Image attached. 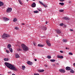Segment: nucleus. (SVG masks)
I'll use <instances>...</instances> for the list:
<instances>
[{"label":"nucleus","mask_w":75,"mask_h":75,"mask_svg":"<svg viewBox=\"0 0 75 75\" xmlns=\"http://www.w3.org/2000/svg\"><path fill=\"white\" fill-rule=\"evenodd\" d=\"M5 65L9 69L11 70H14V71H18L17 68H16L14 65H13L8 62H5L4 63Z\"/></svg>","instance_id":"obj_1"},{"label":"nucleus","mask_w":75,"mask_h":75,"mask_svg":"<svg viewBox=\"0 0 75 75\" xmlns=\"http://www.w3.org/2000/svg\"><path fill=\"white\" fill-rule=\"evenodd\" d=\"M21 46L23 50H24V51H28V47L26 46L25 44H22L21 45Z\"/></svg>","instance_id":"obj_2"},{"label":"nucleus","mask_w":75,"mask_h":75,"mask_svg":"<svg viewBox=\"0 0 75 75\" xmlns=\"http://www.w3.org/2000/svg\"><path fill=\"white\" fill-rule=\"evenodd\" d=\"M10 36L6 34H4L2 36V38L4 39H6L8 37H10Z\"/></svg>","instance_id":"obj_3"},{"label":"nucleus","mask_w":75,"mask_h":75,"mask_svg":"<svg viewBox=\"0 0 75 75\" xmlns=\"http://www.w3.org/2000/svg\"><path fill=\"white\" fill-rule=\"evenodd\" d=\"M55 31L56 33H57L58 34H60L61 33V31L59 29H57Z\"/></svg>","instance_id":"obj_4"},{"label":"nucleus","mask_w":75,"mask_h":75,"mask_svg":"<svg viewBox=\"0 0 75 75\" xmlns=\"http://www.w3.org/2000/svg\"><path fill=\"white\" fill-rule=\"evenodd\" d=\"M12 10V8H8L6 10V11L7 13H10L11 11Z\"/></svg>","instance_id":"obj_5"},{"label":"nucleus","mask_w":75,"mask_h":75,"mask_svg":"<svg viewBox=\"0 0 75 75\" xmlns=\"http://www.w3.org/2000/svg\"><path fill=\"white\" fill-rule=\"evenodd\" d=\"M46 43L47 44V45H48V46H49V47L51 46V44L50 43V41L48 40H46Z\"/></svg>","instance_id":"obj_6"},{"label":"nucleus","mask_w":75,"mask_h":75,"mask_svg":"<svg viewBox=\"0 0 75 75\" xmlns=\"http://www.w3.org/2000/svg\"><path fill=\"white\" fill-rule=\"evenodd\" d=\"M31 6L33 8L35 7V6H36V4H35V3L34 2L31 5Z\"/></svg>","instance_id":"obj_7"},{"label":"nucleus","mask_w":75,"mask_h":75,"mask_svg":"<svg viewBox=\"0 0 75 75\" xmlns=\"http://www.w3.org/2000/svg\"><path fill=\"white\" fill-rule=\"evenodd\" d=\"M59 71L60 72H62V73H65V71L62 69H59Z\"/></svg>","instance_id":"obj_8"},{"label":"nucleus","mask_w":75,"mask_h":75,"mask_svg":"<svg viewBox=\"0 0 75 75\" xmlns=\"http://www.w3.org/2000/svg\"><path fill=\"white\" fill-rule=\"evenodd\" d=\"M27 64H28V65H33V62H31L30 61H28L27 62Z\"/></svg>","instance_id":"obj_9"},{"label":"nucleus","mask_w":75,"mask_h":75,"mask_svg":"<svg viewBox=\"0 0 75 75\" xmlns=\"http://www.w3.org/2000/svg\"><path fill=\"white\" fill-rule=\"evenodd\" d=\"M66 69L67 70V71H70L71 69V68L69 67H67L66 68Z\"/></svg>","instance_id":"obj_10"},{"label":"nucleus","mask_w":75,"mask_h":75,"mask_svg":"<svg viewBox=\"0 0 75 75\" xmlns=\"http://www.w3.org/2000/svg\"><path fill=\"white\" fill-rule=\"evenodd\" d=\"M3 19L5 21L9 20V19H8V18L4 17L3 18Z\"/></svg>","instance_id":"obj_11"},{"label":"nucleus","mask_w":75,"mask_h":75,"mask_svg":"<svg viewBox=\"0 0 75 75\" xmlns=\"http://www.w3.org/2000/svg\"><path fill=\"white\" fill-rule=\"evenodd\" d=\"M41 28L42 30H43L45 31H46V30H47V28L45 27V26L42 27Z\"/></svg>","instance_id":"obj_12"},{"label":"nucleus","mask_w":75,"mask_h":75,"mask_svg":"<svg viewBox=\"0 0 75 75\" xmlns=\"http://www.w3.org/2000/svg\"><path fill=\"white\" fill-rule=\"evenodd\" d=\"M57 57L58 58H61V59L64 58V57L63 56H60L59 55H58L57 56Z\"/></svg>","instance_id":"obj_13"},{"label":"nucleus","mask_w":75,"mask_h":75,"mask_svg":"<svg viewBox=\"0 0 75 75\" xmlns=\"http://www.w3.org/2000/svg\"><path fill=\"white\" fill-rule=\"evenodd\" d=\"M3 5H4V3H3V2L0 1V7L3 6Z\"/></svg>","instance_id":"obj_14"},{"label":"nucleus","mask_w":75,"mask_h":75,"mask_svg":"<svg viewBox=\"0 0 75 75\" xmlns=\"http://www.w3.org/2000/svg\"><path fill=\"white\" fill-rule=\"evenodd\" d=\"M63 19H65V20H69V18L67 17H65L63 18Z\"/></svg>","instance_id":"obj_15"},{"label":"nucleus","mask_w":75,"mask_h":75,"mask_svg":"<svg viewBox=\"0 0 75 75\" xmlns=\"http://www.w3.org/2000/svg\"><path fill=\"white\" fill-rule=\"evenodd\" d=\"M39 72H44V70H42V69H39L38 70Z\"/></svg>","instance_id":"obj_16"},{"label":"nucleus","mask_w":75,"mask_h":75,"mask_svg":"<svg viewBox=\"0 0 75 75\" xmlns=\"http://www.w3.org/2000/svg\"><path fill=\"white\" fill-rule=\"evenodd\" d=\"M11 47V45L9 44L7 45V48H10Z\"/></svg>","instance_id":"obj_17"},{"label":"nucleus","mask_w":75,"mask_h":75,"mask_svg":"<svg viewBox=\"0 0 75 75\" xmlns=\"http://www.w3.org/2000/svg\"><path fill=\"white\" fill-rule=\"evenodd\" d=\"M16 58H17L20 57V56L18 54H16Z\"/></svg>","instance_id":"obj_18"},{"label":"nucleus","mask_w":75,"mask_h":75,"mask_svg":"<svg viewBox=\"0 0 75 75\" xmlns=\"http://www.w3.org/2000/svg\"><path fill=\"white\" fill-rule=\"evenodd\" d=\"M9 50L11 52H13V49L12 48H9Z\"/></svg>","instance_id":"obj_19"},{"label":"nucleus","mask_w":75,"mask_h":75,"mask_svg":"<svg viewBox=\"0 0 75 75\" xmlns=\"http://www.w3.org/2000/svg\"><path fill=\"white\" fill-rule=\"evenodd\" d=\"M22 69L23 70V71H24V70L25 69V66H22Z\"/></svg>","instance_id":"obj_20"},{"label":"nucleus","mask_w":75,"mask_h":75,"mask_svg":"<svg viewBox=\"0 0 75 75\" xmlns=\"http://www.w3.org/2000/svg\"><path fill=\"white\" fill-rule=\"evenodd\" d=\"M59 12H60L61 13H62V12H64V10H60L59 11Z\"/></svg>","instance_id":"obj_21"},{"label":"nucleus","mask_w":75,"mask_h":75,"mask_svg":"<svg viewBox=\"0 0 75 75\" xmlns=\"http://www.w3.org/2000/svg\"><path fill=\"white\" fill-rule=\"evenodd\" d=\"M17 21V19L16 18H14L13 20V21L14 22H16V21Z\"/></svg>","instance_id":"obj_22"},{"label":"nucleus","mask_w":75,"mask_h":75,"mask_svg":"<svg viewBox=\"0 0 75 75\" xmlns=\"http://www.w3.org/2000/svg\"><path fill=\"white\" fill-rule=\"evenodd\" d=\"M70 72L73 73H74V70L72 69H71V70L70 71Z\"/></svg>","instance_id":"obj_23"},{"label":"nucleus","mask_w":75,"mask_h":75,"mask_svg":"<svg viewBox=\"0 0 75 75\" xmlns=\"http://www.w3.org/2000/svg\"><path fill=\"white\" fill-rule=\"evenodd\" d=\"M59 4H60L61 5H62V6H64V3H59Z\"/></svg>","instance_id":"obj_24"},{"label":"nucleus","mask_w":75,"mask_h":75,"mask_svg":"<svg viewBox=\"0 0 75 75\" xmlns=\"http://www.w3.org/2000/svg\"><path fill=\"white\" fill-rule=\"evenodd\" d=\"M43 6H44V7H45V8H47V5H44L43 4Z\"/></svg>","instance_id":"obj_25"},{"label":"nucleus","mask_w":75,"mask_h":75,"mask_svg":"<svg viewBox=\"0 0 75 75\" xmlns=\"http://www.w3.org/2000/svg\"><path fill=\"white\" fill-rule=\"evenodd\" d=\"M38 47H43V45L40 44H39L38 45Z\"/></svg>","instance_id":"obj_26"},{"label":"nucleus","mask_w":75,"mask_h":75,"mask_svg":"<svg viewBox=\"0 0 75 75\" xmlns=\"http://www.w3.org/2000/svg\"><path fill=\"white\" fill-rule=\"evenodd\" d=\"M50 61L51 62H55V59H51V60H50Z\"/></svg>","instance_id":"obj_27"},{"label":"nucleus","mask_w":75,"mask_h":75,"mask_svg":"<svg viewBox=\"0 0 75 75\" xmlns=\"http://www.w3.org/2000/svg\"><path fill=\"white\" fill-rule=\"evenodd\" d=\"M47 58L48 59H50V58H51V57L50 56H47Z\"/></svg>","instance_id":"obj_28"},{"label":"nucleus","mask_w":75,"mask_h":75,"mask_svg":"<svg viewBox=\"0 0 75 75\" xmlns=\"http://www.w3.org/2000/svg\"><path fill=\"white\" fill-rule=\"evenodd\" d=\"M33 13H38V11H33Z\"/></svg>","instance_id":"obj_29"},{"label":"nucleus","mask_w":75,"mask_h":75,"mask_svg":"<svg viewBox=\"0 0 75 75\" xmlns=\"http://www.w3.org/2000/svg\"><path fill=\"white\" fill-rule=\"evenodd\" d=\"M60 26H63V25H64V23H60L59 24Z\"/></svg>","instance_id":"obj_30"},{"label":"nucleus","mask_w":75,"mask_h":75,"mask_svg":"<svg viewBox=\"0 0 75 75\" xmlns=\"http://www.w3.org/2000/svg\"><path fill=\"white\" fill-rule=\"evenodd\" d=\"M6 52L8 54H9V53H10V51H9V50H6Z\"/></svg>","instance_id":"obj_31"},{"label":"nucleus","mask_w":75,"mask_h":75,"mask_svg":"<svg viewBox=\"0 0 75 75\" xmlns=\"http://www.w3.org/2000/svg\"><path fill=\"white\" fill-rule=\"evenodd\" d=\"M14 28L15 30H18V28H17V27H15Z\"/></svg>","instance_id":"obj_32"},{"label":"nucleus","mask_w":75,"mask_h":75,"mask_svg":"<svg viewBox=\"0 0 75 75\" xmlns=\"http://www.w3.org/2000/svg\"><path fill=\"white\" fill-rule=\"evenodd\" d=\"M39 3L41 4H42V6H43V5H44V4H43V3H42V2L40 1H39Z\"/></svg>","instance_id":"obj_33"},{"label":"nucleus","mask_w":75,"mask_h":75,"mask_svg":"<svg viewBox=\"0 0 75 75\" xmlns=\"http://www.w3.org/2000/svg\"><path fill=\"white\" fill-rule=\"evenodd\" d=\"M17 50L18 51H22V50H21V49H20V48H18Z\"/></svg>","instance_id":"obj_34"},{"label":"nucleus","mask_w":75,"mask_h":75,"mask_svg":"<svg viewBox=\"0 0 75 75\" xmlns=\"http://www.w3.org/2000/svg\"><path fill=\"white\" fill-rule=\"evenodd\" d=\"M69 55H72V52H69Z\"/></svg>","instance_id":"obj_35"},{"label":"nucleus","mask_w":75,"mask_h":75,"mask_svg":"<svg viewBox=\"0 0 75 75\" xmlns=\"http://www.w3.org/2000/svg\"><path fill=\"white\" fill-rule=\"evenodd\" d=\"M34 75H40L38 74L35 73L34 74Z\"/></svg>","instance_id":"obj_36"},{"label":"nucleus","mask_w":75,"mask_h":75,"mask_svg":"<svg viewBox=\"0 0 75 75\" xmlns=\"http://www.w3.org/2000/svg\"><path fill=\"white\" fill-rule=\"evenodd\" d=\"M63 42H66L67 41V40L65 39H63Z\"/></svg>","instance_id":"obj_37"},{"label":"nucleus","mask_w":75,"mask_h":75,"mask_svg":"<svg viewBox=\"0 0 75 75\" xmlns=\"http://www.w3.org/2000/svg\"><path fill=\"white\" fill-rule=\"evenodd\" d=\"M33 44L34 45V46H35L36 45V43H35V42H34Z\"/></svg>","instance_id":"obj_38"},{"label":"nucleus","mask_w":75,"mask_h":75,"mask_svg":"<svg viewBox=\"0 0 75 75\" xmlns=\"http://www.w3.org/2000/svg\"><path fill=\"white\" fill-rule=\"evenodd\" d=\"M19 3L21 5H22L23 4V3H22V2H21V1L20 2H19Z\"/></svg>","instance_id":"obj_39"},{"label":"nucleus","mask_w":75,"mask_h":75,"mask_svg":"<svg viewBox=\"0 0 75 75\" xmlns=\"http://www.w3.org/2000/svg\"><path fill=\"white\" fill-rule=\"evenodd\" d=\"M4 60L5 61H7V59H6V58H5L4 59Z\"/></svg>","instance_id":"obj_40"},{"label":"nucleus","mask_w":75,"mask_h":75,"mask_svg":"<svg viewBox=\"0 0 75 75\" xmlns=\"http://www.w3.org/2000/svg\"><path fill=\"white\" fill-rule=\"evenodd\" d=\"M60 1H61L62 2H63L64 1H65V0H59Z\"/></svg>","instance_id":"obj_41"},{"label":"nucleus","mask_w":75,"mask_h":75,"mask_svg":"<svg viewBox=\"0 0 75 75\" xmlns=\"http://www.w3.org/2000/svg\"><path fill=\"white\" fill-rule=\"evenodd\" d=\"M45 67H48V65H44Z\"/></svg>","instance_id":"obj_42"},{"label":"nucleus","mask_w":75,"mask_h":75,"mask_svg":"<svg viewBox=\"0 0 75 75\" xmlns=\"http://www.w3.org/2000/svg\"><path fill=\"white\" fill-rule=\"evenodd\" d=\"M60 52H61V53H63V52H63V51H61V50H60Z\"/></svg>","instance_id":"obj_43"},{"label":"nucleus","mask_w":75,"mask_h":75,"mask_svg":"<svg viewBox=\"0 0 75 75\" xmlns=\"http://www.w3.org/2000/svg\"><path fill=\"white\" fill-rule=\"evenodd\" d=\"M21 25H25V23H22L21 24Z\"/></svg>","instance_id":"obj_44"},{"label":"nucleus","mask_w":75,"mask_h":75,"mask_svg":"<svg viewBox=\"0 0 75 75\" xmlns=\"http://www.w3.org/2000/svg\"><path fill=\"white\" fill-rule=\"evenodd\" d=\"M70 31H73V30L72 29H70Z\"/></svg>","instance_id":"obj_45"},{"label":"nucleus","mask_w":75,"mask_h":75,"mask_svg":"<svg viewBox=\"0 0 75 75\" xmlns=\"http://www.w3.org/2000/svg\"><path fill=\"white\" fill-rule=\"evenodd\" d=\"M8 61V58H7L6 59V61Z\"/></svg>","instance_id":"obj_46"},{"label":"nucleus","mask_w":75,"mask_h":75,"mask_svg":"<svg viewBox=\"0 0 75 75\" xmlns=\"http://www.w3.org/2000/svg\"><path fill=\"white\" fill-rule=\"evenodd\" d=\"M38 11H41V10L39 9H38Z\"/></svg>","instance_id":"obj_47"},{"label":"nucleus","mask_w":75,"mask_h":75,"mask_svg":"<svg viewBox=\"0 0 75 75\" xmlns=\"http://www.w3.org/2000/svg\"><path fill=\"white\" fill-rule=\"evenodd\" d=\"M73 66H74V67H75V63L73 64Z\"/></svg>","instance_id":"obj_48"},{"label":"nucleus","mask_w":75,"mask_h":75,"mask_svg":"<svg viewBox=\"0 0 75 75\" xmlns=\"http://www.w3.org/2000/svg\"><path fill=\"white\" fill-rule=\"evenodd\" d=\"M69 3H71V1H69Z\"/></svg>","instance_id":"obj_49"},{"label":"nucleus","mask_w":75,"mask_h":75,"mask_svg":"<svg viewBox=\"0 0 75 75\" xmlns=\"http://www.w3.org/2000/svg\"><path fill=\"white\" fill-rule=\"evenodd\" d=\"M35 59V61H37V59Z\"/></svg>","instance_id":"obj_50"},{"label":"nucleus","mask_w":75,"mask_h":75,"mask_svg":"<svg viewBox=\"0 0 75 75\" xmlns=\"http://www.w3.org/2000/svg\"><path fill=\"white\" fill-rule=\"evenodd\" d=\"M56 65H59V63H56Z\"/></svg>","instance_id":"obj_51"},{"label":"nucleus","mask_w":75,"mask_h":75,"mask_svg":"<svg viewBox=\"0 0 75 75\" xmlns=\"http://www.w3.org/2000/svg\"><path fill=\"white\" fill-rule=\"evenodd\" d=\"M18 1L19 3L21 1L20 0H18Z\"/></svg>","instance_id":"obj_52"},{"label":"nucleus","mask_w":75,"mask_h":75,"mask_svg":"<svg viewBox=\"0 0 75 75\" xmlns=\"http://www.w3.org/2000/svg\"><path fill=\"white\" fill-rule=\"evenodd\" d=\"M67 27V25H64V27Z\"/></svg>","instance_id":"obj_53"},{"label":"nucleus","mask_w":75,"mask_h":75,"mask_svg":"<svg viewBox=\"0 0 75 75\" xmlns=\"http://www.w3.org/2000/svg\"><path fill=\"white\" fill-rule=\"evenodd\" d=\"M47 23H48V22H47V21H46L45 22V24H47Z\"/></svg>","instance_id":"obj_54"},{"label":"nucleus","mask_w":75,"mask_h":75,"mask_svg":"<svg viewBox=\"0 0 75 75\" xmlns=\"http://www.w3.org/2000/svg\"><path fill=\"white\" fill-rule=\"evenodd\" d=\"M56 37H58V35H57L56 36Z\"/></svg>","instance_id":"obj_55"},{"label":"nucleus","mask_w":75,"mask_h":75,"mask_svg":"<svg viewBox=\"0 0 75 75\" xmlns=\"http://www.w3.org/2000/svg\"><path fill=\"white\" fill-rule=\"evenodd\" d=\"M53 66H54V67H55V65L54 64H53Z\"/></svg>","instance_id":"obj_56"},{"label":"nucleus","mask_w":75,"mask_h":75,"mask_svg":"<svg viewBox=\"0 0 75 75\" xmlns=\"http://www.w3.org/2000/svg\"><path fill=\"white\" fill-rule=\"evenodd\" d=\"M26 0V1L27 2H28V0Z\"/></svg>","instance_id":"obj_57"},{"label":"nucleus","mask_w":75,"mask_h":75,"mask_svg":"<svg viewBox=\"0 0 75 75\" xmlns=\"http://www.w3.org/2000/svg\"><path fill=\"white\" fill-rule=\"evenodd\" d=\"M66 50H67V49H68V48H67V47H66Z\"/></svg>","instance_id":"obj_58"},{"label":"nucleus","mask_w":75,"mask_h":75,"mask_svg":"<svg viewBox=\"0 0 75 75\" xmlns=\"http://www.w3.org/2000/svg\"><path fill=\"white\" fill-rule=\"evenodd\" d=\"M33 0V1H35V0Z\"/></svg>","instance_id":"obj_59"},{"label":"nucleus","mask_w":75,"mask_h":75,"mask_svg":"<svg viewBox=\"0 0 75 75\" xmlns=\"http://www.w3.org/2000/svg\"><path fill=\"white\" fill-rule=\"evenodd\" d=\"M9 73H10V72H8V74H9Z\"/></svg>","instance_id":"obj_60"}]
</instances>
